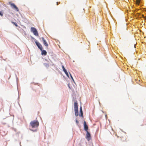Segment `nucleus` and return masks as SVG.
Wrapping results in <instances>:
<instances>
[{"label":"nucleus","mask_w":146,"mask_h":146,"mask_svg":"<svg viewBox=\"0 0 146 146\" xmlns=\"http://www.w3.org/2000/svg\"><path fill=\"white\" fill-rule=\"evenodd\" d=\"M58 2H57L56 3V4H57V5H58Z\"/></svg>","instance_id":"aec40b11"},{"label":"nucleus","mask_w":146,"mask_h":146,"mask_svg":"<svg viewBox=\"0 0 146 146\" xmlns=\"http://www.w3.org/2000/svg\"><path fill=\"white\" fill-rule=\"evenodd\" d=\"M11 23L14 24L16 27H17L18 25L17 24H16L14 22H11Z\"/></svg>","instance_id":"dca6fc26"},{"label":"nucleus","mask_w":146,"mask_h":146,"mask_svg":"<svg viewBox=\"0 0 146 146\" xmlns=\"http://www.w3.org/2000/svg\"><path fill=\"white\" fill-rule=\"evenodd\" d=\"M8 4L10 5L11 7L13 9H14L17 11H19V9L18 8L14 3H12L10 1L8 2Z\"/></svg>","instance_id":"f03ea898"},{"label":"nucleus","mask_w":146,"mask_h":146,"mask_svg":"<svg viewBox=\"0 0 146 146\" xmlns=\"http://www.w3.org/2000/svg\"><path fill=\"white\" fill-rule=\"evenodd\" d=\"M41 38L43 41L44 45L46 47H48V44L46 42V40L44 39V38L43 37H42Z\"/></svg>","instance_id":"0eeeda50"},{"label":"nucleus","mask_w":146,"mask_h":146,"mask_svg":"<svg viewBox=\"0 0 146 146\" xmlns=\"http://www.w3.org/2000/svg\"><path fill=\"white\" fill-rule=\"evenodd\" d=\"M35 42L36 43V44L38 48L41 50H42V45L38 42L37 41H35Z\"/></svg>","instance_id":"20e7f679"},{"label":"nucleus","mask_w":146,"mask_h":146,"mask_svg":"<svg viewBox=\"0 0 146 146\" xmlns=\"http://www.w3.org/2000/svg\"><path fill=\"white\" fill-rule=\"evenodd\" d=\"M76 123H78V121L77 120H76Z\"/></svg>","instance_id":"6ab92c4d"},{"label":"nucleus","mask_w":146,"mask_h":146,"mask_svg":"<svg viewBox=\"0 0 146 146\" xmlns=\"http://www.w3.org/2000/svg\"><path fill=\"white\" fill-rule=\"evenodd\" d=\"M75 111L76 116H78V110H75Z\"/></svg>","instance_id":"9b49d317"},{"label":"nucleus","mask_w":146,"mask_h":146,"mask_svg":"<svg viewBox=\"0 0 146 146\" xmlns=\"http://www.w3.org/2000/svg\"><path fill=\"white\" fill-rule=\"evenodd\" d=\"M31 32L33 33L34 35L36 36H38V31L35 28L32 27L31 28Z\"/></svg>","instance_id":"7ed1b4c3"},{"label":"nucleus","mask_w":146,"mask_h":146,"mask_svg":"<svg viewBox=\"0 0 146 146\" xmlns=\"http://www.w3.org/2000/svg\"><path fill=\"white\" fill-rule=\"evenodd\" d=\"M86 132L87 134L86 136V138L88 141H89L90 139L91 138L90 134L88 131H87Z\"/></svg>","instance_id":"39448f33"},{"label":"nucleus","mask_w":146,"mask_h":146,"mask_svg":"<svg viewBox=\"0 0 146 146\" xmlns=\"http://www.w3.org/2000/svg\"><path fill=\"white\" fill-rule=\"evenodd\" d=\"M64 73H65V74H66V76L68 77H69V75H68V72H67L66 70V71H65L64 72Z\"/></svg>","instance_id":"ddd939ff"},{"label":"nucleus","mask_w":146,"mask_h":146,"mask_svg":"<svg viewBox=\"0 0 146 146\" xmlns=\"http://www.w3.org/2000/svg\"><path fill=\"white\" fill-rule=\"evenodd\" d=\"M3 13L2 11H0V15L2 17L3 15Z\"/></svg>","instance_id":"4468645a"},{"label":"nucleus","mask_w":146,"mask_h":146,"mask_svg":"<svg viewBox=\"0 0 146 146\" xmlns=\"http://www.w3.org/2000/svg\"><path fill=\"white\" fill-rule=\"evenodd\" d=\"M62 67L63 70L64 72L66 70V69H65V68L64 67V66H62Z\"/></svg>","instance_id":"2eb2a0df"},{"label":"nucleus","mask_w":146,"mask_h":146,"mask_svg":"<svg viewBox=\"0 0 146 146\" xmlns=\"http://www.w3.org/2000/svg\"><path fill=\"white\" fill-rule=\"evenodd\" d=\"M84 130L86 131H88V126L86 124V122L85 121H84Z\"/></svg>","instance_id":"423d86ee"},{"label":"nucleus","mask_w":146,"mask_h":146,"mask_svg":"<svg viewBox=\"0 0 146 146\" xmlns=\"http://www.w3.org/2000/svg\"><path fill=\"white\" fill-rule=\"evenodd\" d=\"M140 2V0H136V3L137 5H139Z\"/></svg>","instance_id":"f8f14e48"},{"label":"nucleus","mask_w":146,"mask_h":146,"mask_svg":"<svg viewBox=\"0 0 146 146\" xmlns=\"http://www.w3.org/2000/svg\"><path fill=\"white\" fill-rule=\"evenodd\" d=\"M70 76H71V78L74 80H73V77L70 74Z\"/></svg>","instance_id":"a211bd4d"},{"label":"nucleus","mask_w":146,"mask_h":146,"mask_svg":"<svg viewBox=\"0 0 146 146\" xmlns=\"http://www.w3.org/2000/svg\"><path fill=\"white\" fill-rule=\"evenodd\" d=\"M39 122L37 120H33L31 121L30 125L32 129L30 130L33 131H37L39 125Z\"/></svg>","instance_id":"f257e3e1"},{"label":"nucleus","mask_w":146,"mask_h":146,"mask_svg":"<svg viewBox=\"0 0 146 146\" xmlns=\"http://www.w3.org/2000/svg\"><path fill=\"white\" fill-rule=\"evenodd\" d=\"M74 110H78V105L77 102H75L74 103Z\"/></svg>","instance_id":"6e6552de"},{"label":"nucleus","mask_w":146,"mask_h":146,"mask_svg":"<svg viewBox=\"0 0 146 146\" xmlns=\"http://www.w3.org/2000/svg\"><path fill=\"white\" fill-rule=\"evenodd\" d=\"M45 65L46 66H49V64H45Z\"/></svg>","instance_id":"f3484780"},{"label":"nucleus","mask_w":146,"mask_h":146,"mask_svg":"<svg viewBox=\"0 0 146 146\" xmlns=\"http://www.w3.org/2000/svg\"><path fill=\"white\" fill-rule=\"evenodd\" d=\"M42 53L41 54L42 55H46L47 54V52L46 51V50H42Z\"/></svg>","instance_id":"1a4fd4ad"},{"label":"nucleus","mask_w":146,"mask_h":146,"mask_svg":"<svg viewBox=\"0 0 146 146\" xmlns=\"http://www.w3.org/2000/svg\"><path fill=\"white\" fill-rule=\"evenodd\" d=\"M80 112L81 113V115H80V116H81L82 117H83V112H82V108L81 106L80 107Z\"/></svg>","instance_id":"9d476101"}]
</instances>
